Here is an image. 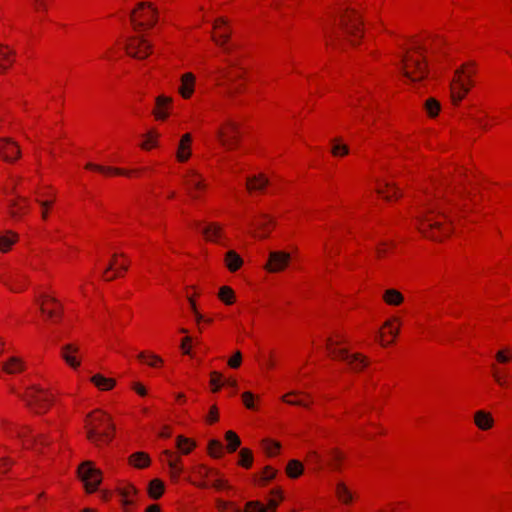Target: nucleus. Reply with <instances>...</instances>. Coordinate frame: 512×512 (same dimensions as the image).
Instances as JSON below:
<instances>
[{
    "instance_id": "obj_19",
    "label": "nucleus",
    "mask_w": 512,
    "mask_h": 512,
    "mask_svg": "<svg viewBox=\"0 0 512 512\" xmlns=\"http://www.w3.org/2000/svg\"><path fill=\"white\" fill-rule=\"evenodd\" d=\"M474 423L480 430H489L494 425L492 415L484 410H478L474 414Z\"/></svg>"
},
{
    "instance_id": "obj_61",
    "label": "nucleus",
    "mask_w": 512,
    "mask_h": 512,
    "mask_svg": "<svg viewBox=\"0 0 512 512\" xmlns=\"http://www.w3.org/2000/svg\"><path fill=\"white\" fill-rule=\"evenodd\" d=\"M218 420V410L216 406H212L209 415L207 417V421L210 423H214Z\"/></svg>"
},
{
    "instance_id": "obj_28",
    "label": "nucleus",
    "mask_w": 512,
    "mask_h": 512,
    "mask_svg": "<svg viewBox=\"0 0 512 512\" xmlns=\"http://www.w3.org/2000/svg\"><path fill=\"white\" fill-rule=\"evenodd\" d=\"M335 493L338 499L345 504L350 503L353 499V494L351 490L347 487V485L344 482L340 481L336 484Z\"/></svg>"
},
{
    "instance_id": "obj_42",
    "label": "nucleus",
    "mask_w": 512,
    "mask_h": 512,
    "mask_svg": "<svg viewBox=\"0 0 512 512\" xmlns=\"http://www.w3.org/2000/svg\"><path fill=\"white\" fill-rule=\"evenodd\" d=\"M225 438L228 442L227 450L229 452H235L241 444L240 438L233 431H227L225 434Z\"/></svg>"
},
{
    "instance_id": "obj_25",
    "label": "nucleus",
    "mask_w": 512,
    "mask_h": 512,
    "mask_svg": "<svg viewBox=\"0 0 512 512\" xmlns=\"http://www.w3.org/2000/svg\"><path fill=\"white\" fill-rule=\"evenodd\" d=\"M201 232L208 241L220 243L219 240L222 237V229L218 224L211 223L208 226L202 228Z\"/></svg>"
},
{
    "instance_id": "obj_37",
    "label": "nucleus",
    "mask_w": 512,
    "mask_h": 512,
    "mask_svg": "<svg viewBox=\"0 0 512 512\" xmlns=\"http://www.w3.org/2000/svg\"><path fill=\"white\" fill-rule=\"evenodd\" d=\"M91 381L101 390H110L114 387L115 381L111 378H106L100 374H96L91 378Z\"/></svg>"
},
{
    "instance_id": "obj_60",
    "label": "nucleus",
    "mask_w": 512,
    "mask_h": 512,
    "mask_svg": "<svg viewBox=\"0 0 512 512\" xmlns=\"http://www.w3.org/2000/svg\"><path fill=\"white\" fill-rule=\"evenodd\" d=\"M493 369H495L494 366H492ZM494 380L500 385V386H507V381L503 375H501L498 371L494 370L493 373Z\"/></svg>"
},
{
    "instance_id": "obj_2",
    "label": "nucleus",
    "mask_w": 512,
    "mask_h": 512,
    "mask_svg": "<svg viewBox=\"0 0 512 512\" xmlns=\"http://www.w3.org/2000/svg\"><path fill=\"white\" fill-rule=\"evenodd\" d=\"M415 51L420 54L421 58L412 55H404L401 59V72L403 76L411 83H417L427 76V64L424 56L425 48L418 45Z\"/></svg>"
},
{
    "instance_id": "obj_4",
    "label": "nucleus",
    "mask_w": 512,
    "mask_h": 512,
    "mask_svg": "<svg viewBox=\"0 0 512 512\" xmlns=\"http://www.w3.org/2000/svg\"><path fill=\"white\" fill-rule=\"evenodd\" d=\"M470 65H464L455 72V78L451 84V98L455 105L468 93V85H472L470 78L474 74V70L469 68Z\"/></svg>"
},
{
    "instance_id": "obj_41",
    "label": "nucleus",
    "mask_w": 512,
    "mask_h": 512,
    "mask_svg": "<svg viewBox=\"0 0 512 512\" xmlns=\"http://www.w3.org/2000/svg\"><path fill=\"white\" fill-rule=\"evenodd\" d=\"M377 191L378 194L383 196L386 200H391L393 197L399 196V189L390 183H386L383 187L379 186Z\"/></svg>"
},
{
    "instance_id": "obj_45",
    "label": "nucleus",
    "mask_w": 512,
    "mask_h": 512,
    "mask_svg": "<svg viewBox=\"0 0 512 512\" xmlns=\"http://www.w3.org/2000/svg\"><path fill=\"white\" fill-rule=\"evenodd\" d=\"M262 447L269 456H274L277 454L281 446L279 442L270 439H264L262 441Z\"/></svg>"
},
{
    "instance_id": "obj_57",
    "label": "nucleus",
    "mask_w": 512,
    "mask_h": 512,
    "mask_svg": "<svg viewBox=\"0 0 512 512\" xmlns=\"http://www.w3.org/2000/svg\"><path fill=\"white\" fill-rule=\"evenodd\" d=\"M242 361V354L240 351H237L228 361V364L231 368H238Z\"/></svg>"
},
{
    "instance_id": "obj_46",
    "label": "nucleus",
    "mask_w": 512,
    "mask_h": 512,
    "mask_svg": "<svg viewBox=\"0 0 512 512\" xmlns=\"http://www.w3.org/2000/svg\"><path fill=\"white\" fill-rule=\"evenodd\" d=\"M308 462L313 466L315 472L323 468L322 457L316 451H310L308 453Z\"/></svg>"
},
{
    "instance_id": "obj_32",
    "label": "nucleus",
    "mask_w": 512,
    "mask_h": 512,
    "mask_svg": "<svg viewBox=\"0 0 512 512\" xmlns=\"http://www.w3.org/2000/svg\"><path fill=\"white\" fill-rule=\"evenodd\" d=\"M120 495L122 497V503L128 508V506L134 504V497L137 495V490L134 486L128 485L120 490Z\"/></svg>"
},
{
    "instance_id": "obj_12",
    "label": "nucleus",
    "mask_w": 512,
    "mask_h": 512,
    "mask_svg": "<svg viewBox=\"0 0 512 512\" xmlns=\"http://www.w3.org/2000/svg\"><path fill=\"white\" fill-rule=\"evenodd\" d=\"M150 49L151 45L142 37H132L126 45L127 53L138 59L146 58Z\"/></svg>"
},
{
    "instance_id": "obj_20",
    "label": "nucleus",
    "mask_w": 512,
    "mask_h": 512,
    "mask_svg": "<svg viewBox=\"0 0 512 512\" xmlns=\"http://www.w3.org/2000/svg\"><path fill=\"white\" fill-rule=\"evenodd\" d=\"M195 76L192 73H185L181 77L179 93L185 99L189 98L194 92Z\"/></svg>"
},
{
    "instance_id": "obj_43",
    "label": "nucleus",
    "mask_w": 512,
    "mask_h": 512,
    "mask_svg": "<svg viewBox=\"0 0 512 512\" xmlns=\"http://www.w3.org/2000/svg\"><path fill=\"white\" fill-rule=\"evenodd\" d=\"M239 465L244 468H249L253 462V454L252 451L247 448H242L239 452Z\"/></svg>"
},
{
    "instance_id": "obj_58",
    "label": "nucleus",
    "mask_w": 512,
    "mask_h": 512,
    "mask_svg": "<svg viewBox=\"0 0 512 512\" xmlns=\"http://www.w3.org/2000/svg\"><path fill=\"white\" fill-rule=\"evenodd\" d=\"M341 459H342V455L339 452L333 451L331 453V462H330V464H331L333 469L338 470L340 468L339 462L341 461Z\"/></svg>"
},
{
    "instance_id": "obj_29",
    "label": "nucleus",
    "mask_w": 512,
    "mask_h": 512,
    "mask_svg": "<svg viewBox=\"0 0 512 512\" xmlns=\"http://www.w3.org/2000/svg\"><path fill=\"white\" fill-rule=\"evenodd\" d=\"M383 299L392 306H398L404 301L403 295L396 289H387L383 294Z\"/></svg>"
},
{
    "instance_id": "obj_34",
    "label": "nucleus",
    "mask_w": 512,
    "mask_h": 512,
    "mask_svg": "<svg viewBox=\"0 0 512 512\" xmlns=\"http://www.w3.org/2000/svg\"><path fill=\"white\" fill-rule=\"evenodd\" d=\"M195 445L196 444L194 441L182 435H179L176 439V446L178 450L184 455L189 454L194 449Z\"/></svg>"
},
{
    "instance_id": "obj_10",
    "label": "nucleus",
    "mask_w": 512,
    "mask_h": 512,
    "mask_svg": "<svg viewBox=\"0 0 512 512\" xmlns=\"http://www.w3.org/2000/svg\"><path fill=\"white\" fill-rule=\"evenodd\" d=\"M434 208H428L425 211V215L420 217L419 220V229L421 233H423L426 237H431L433 239H437L435 232L438 231L439 233L443 235H448L450 230L446 227H442L441 223L434 218L431 217V215L434 213Z\"/></svg>"
},
{
    "instance_id": "obj_14",
    "label": "nucleus",
    "mask_w": 512,
    "mask_h": 512,
    "mask_svg": "<svg viewBox=\"0 0 512 512\" xmlns=\"http://www.w3.org/2000/svg\"><path fill=\"white\" fill-rule=\"evenodd\" d=\"M189 195L193 199L198 198V194L195 191H201L204 190L206 187V184L204 183L203 178L196 172V171H190L189 174L186 176L184 181Z\"/></svg>"
},
{
    "instance_id": "obj_22",
    "label": "nucleus",
    "mask_w": 512,
    "mask_h": 512,
    "mask_svg": "<svg viewBox=\"0 0 512 512\" xmlns=\"http://www.w3.org/2000/svg\"><path fill=\"white\" fill-rule=\"evenodd\" d=\"M24 367V362L17 356H11L3 363V370L9 374L21 372Z\"/></svg>"
},
{
    "instance_id": "obj_17",
    "label": "nucleus",
    "mask_w": 512,
    "mask_h": 512,
    "mask_svg": "<svg viewBox=\"0 0 512 512\" xmlns=\"http://www.w3.org/2000/svg\"><path fill=\"white\" fill-rule=\"evenodd\" d=\"M20 150L18 145L10 139L0 140V156L6 161H12L19 157Z\"/></svg>"
},
{
    "instance_id": "obj_44",
    "label": "nucleus",
    "mask_w": 512,
    "mask_h": 512,
    "mask_svg": "<svg viewBox=\"0 0 512 512\" xmlns=\"http://www.w3.org/2000/svg\"><path fill=\"white\" fill-rule=\"evenodd\" d=\"M331 153L334 156H345L349 153V148L347 145L342 144L339 139L332 140V148Z\"/></svg>"
},
{
    "instance_id": "obj_6",
    "label": "nucleus",
    "mask_w": 512,
    "mask_h": 512,
    "mask_svg": "<svg viewBox=\"0 0 512 512\" xmlns=\"http://www.w3.org/2000/svg\"><path fill=\"white\" fill-rule=\"evenodd\" d=\"M130 20L135 30L150 28L156 21V10L151 4L142 2L132 11Z\"/></svg>"
},
{
    "instance_id": "obj_7",
    "label": "nucleus",
    "mask_w": 512,
    "mask_h": 512,
    "mask_svg": "<svg viewBox=\"0 0 512 512\" xmlns=\"http://www.w3.org/2000/svg\"><path fill=\"white\" fill-rule=\"evenodd\" d=\"M362 20L353 9H347L340 18V28L350 38L351 44H355L354 38L362 35Z\"/></svg>"
},
{
    "instance_id": "obj_15",
    "label": "nucleus",
    "mask_w": 512,
    "mask_h": 512,
    "mask_svg": "<svg viewBox=\"0 0 512 512\" xmlns=\"http://www.w3.org/2000/svg\"><path fill=\"white\" fill-rule=\"evenodd\" d=\"M47 303H51L55 306V308H48L45 306V303L40 304V311L45 314L51 320H58L62 316V306L59 301L52 296L47 294H43L41 296Z\"/></svg>"
},
{
    "instance_id": "obj_21",
    "label": "nucleus",
    "mask_w": 512,
    "mask_h": 512,
    "mask_svg": "<svg viewBox=\"0 0 512 512\" xmlns=\"http://www.w3.org/2000/svg\"><path fill=\"white\" fill-rule=\"evenodd\" d=\"M192 141V137L189 133L184 134L180 140L178 151H177V159L181 162H185L190 157V149L189 145Z\"/></svg>"
},
{
    "instance_id": "obj_62",
    "label": "nucleus",
    "mask_w": 512,
    "mask_h": 512,
    "mask_svg": "<svg viewBox=\"0 0 512 512\" xmlns=\"http://www.w3.org/2000/svg\"><path fill=\"white\" fill-rule=\"evenodd\" d=\"M396 320H397L396 318H394V319H392V320H388V321H386V322H385V325H384L386 328H389V331H388V332H389V334L393 337V339H394V338L397 336V334H398V328H394V327L392 326V322H393V321H396Z\"/></svg>"
},
{
    "instance_id": "obj_26",
    "label": "nucleus",
    "mask_w": 512,
    "mask_h": 512,
    "mask_svg": "<svg viewBox=\"0 0 512 512\" xmlns=\"http://www.w3.org/2000/svg\"><path fill=\"white\" fill-rule=\"evenodd\" d=\"M272 222V219L268 215L262 214L261 219L255 223H251V225L255 226L256 229L263 231V233L258 234L256 232H252V235L259 238L267 237L270 231L268 227L270 224H272Z\"/></svg>"
},
{
    "instance_id": "obj_52",
    "label": "nucleus",
    "mask_w": 512,
    "mask_h": 512,
    "mask_svg": "<svg viewBox=\"0 0 512 512\" xmlns=\"http://www.w3.org/2000/svg\"><path fill=\"white\" fill-rule=\"evenodd\" d=\"M195 473L202 479L209 478L210 476H217L218 472L214 471L204 465H200L196 468Z\"/></svg>"
},
{
    "instance_id": "obj_53",
    "label": "nucleus",
    "mask_w": 512,
    "mask_h": 512,
    "mask_svg": "<svg viewBox=\"0 0 512 512\" xmlns=\"http://www.w3.org/2000/svg\"><path fill=\"white\" fill-rule=\"evenodd\" d=\"M116 257H117V254H114L113 255V259L111 260V263L108 265V267L105 269V271L103 272V278L106 280V281H110L114 278H116L118 276V270H116V272L112 275V276H107V273L113 269L114 265H116Z\"/></svg>"
},
{
    "instance_id": "obj_49",
    "label": "nucleus",
    "mask_w": 512,
    "mask_h": 512,
    "mask_svg": "<svg viewBox=\"0 0 512 512\" xmlns=\"http://www.w3.org/2000/svg\"><path fill=\"white\" fill-rule=\"evenodd\" d=\"M219 298L228 305L232 304L234 300V291L228 286H223L219 290Z\"/></svg>"
},
{
    "instance_id": "obj_5",
    "label": "nucleus",
    "mask_w": 512,
    "mask_h": 512,
    "mask_svg": "<svg viewBox=\"0 0 512 512\" xmlns=\"http://www.w3.org/2000/svg\"><path fill=\"white\" fill-rule=\"evenodd\" d=\"M23 400L26 401L32 411L41 414L48 410L52 402V395L40 386L34 385L28 389L23 396Z\"/></svg>"
},
{
    "instance_id": "obj_55",
    "label": "nucleus",
    "mask_w": 512,
    "mask_h": 512,
    "mask_svg": "<svg viewBox=\"0 0 512 512\" xmlns=\"http://www.w3.org/2000/svg\"><path fill=\"white\" fill-rule=\"evenodd\" d=\"M510 353L509 349L500 350L496 353V360L500 363H507L511 360V356L508 354Z\"/></svg>"
},
{
    "instance_id": "obj_8",
    "label": "nucleus",
    "mask_w": 512,
    "mask_h": 512,
    "mask_svg": "<svg viewBox=\"0 0 512 512\" xmlns=\"http://www.w3.org/2000/svg\"><path fill=\"white\" fill-rule=\"evenodd\" d=\"M239 135V125L232 120H227L225 124L219 127L216 131V136L221 145L228 150L236 147Z\"/></svg>"
},
{
    "instance_id": "obj_33",
    "label": "nucleus",
    "mask_w": 512,
    "mask_h": 512,
    "mask_svg": "<svg viewBox=\"0 0 512 512\" xmlns=\"http://www.w3.org/2000/svg\"><path fill=\"white\" fill-rule=\"evenodd\" d=\"M303 471L304 466L300 461L293 459L288 462L286 473L290 478H298L300 475H302Z\"/></svg>"
},
{
    "instance_id": "obj_50",
    "label": "nucleus",
    "mask_w": 512,
    "mask_h": 512,
    "mask_svg": "<svg viewBox=\"0 0 512 512\" xmlns=\"http://www.w3.org/2000/svg\"><path fill=\"white\" fill-rule=\"evenodd\" d=\"M209 453L215 458H219L223 454V445L218 440H211L209 442Z\"/></svg>"
},
{
    "instance_id": "obj_63",
    "label": "nucleus",
    "mask_w": 512,
    "mask_h": 512,
    "mask_svg": "<svg viewBox=\"0 0 512 512\" xmlns=\"http://www.w3.org/2000/svg\"><path fill=\"white\" fill-rule=\"evenodd\" d=\"M41 207L43 208L42 211V218L46 219L48 216L47 209L52 205V201H38Z\"/></svg>"
},
{
    "instance_id": "obj_23",
    "label": "nucleus",
    "mask_w": 512,
    "mask_h": 512,
    "mask_svg": "<svg viewBox=\"0 0 512 512\" xmlns=\"http://www.w3.org/2000/svg\"><path fill=\"white\" fill-rule=\"evenodd\" d=\"M18 240V235L12 231L0 233V252L6 253Z\"/></svg>"
},
{
    "instance_id": "obj_13",
    "label": "nucleus",
    "mask_w": 512,
    "mask_h": 512,
    "mask_svg": "<svg viewBox=\"0 0 512 512\" xmlns=\"http://www.w3.org/2000/svg\"><path fill=\"white\" fill-rule=\"evenodd\" d=\"M290 259L291 256L287 252L272 251L269 253V258L267 264L265 265V269L272 273L280 272L287 267Z\"/></svg>"
},
{
    "instance_id": "obj_30",
    "label": "nucleus",
    "mask_w": 512,
    "mask_h": 512,
    "mask_svg": "<svg viewBox=\"0 0 512 512\" xmlns=\"http://www.w3.org/2000/svg\"><path fill=\"white\" fill-rule=\"evenodd\" d=\"M170 102L171 99L163 95L156 98V110L154 111L156 118L165 119L168 116L165 108L169 105Z\"/></svg>"
},
{
    "instance_id": "obj_39",
    "label": "nucleus",
    "mask_w": 512,
    "mask_h": 512,
    "mask_svg": "<svg viewBox=\"0 0 512 512\" xmlns=\"http://www.w3.org/2000/svg\"><path fill=\"white\" fill-rule=\"evenodd\" d=\"M215 74L217 76L218 85H222L223 83L221 80L227 81V82H233L237 78L241 77L240 73L232 74L230 71H228L226 68H217L215 71Z\"/></svg>"
},
{
    "instance_id": "obj_64",
    "label": "nucleus",
    "mask_w": 512,
    "mask_h": 512,
    "mask_svg": "<svg viewBox=\"0 0 512 512\" xmlns=\"http://www.w3.org/2000/svg\"><path fill=\"white\" fill-rule=\"evenodd\" d=\"M24 207L17 204L16 202L11 203V216L16 217L18 213H20L23 210Z\"/></svg>"
},
{
    "instance_id": "obj_48",
    "label": "nucleus",
    "mask_w": 512,
    "mask_h": 512,
    "mask_svg": "<svg viewBox=\"0 0 512 512\" xmlns=\"http://www.w3.org/2000/svg\"><path fill=\"white\" fill-rule=\"evenodd\" d=\"M217 509L219 512H243L237 505L233 502L218 500L217 501Z\"/></svg>"
},
{
    "instance_id": "obj_9",
    "label": "nucleus",
    "mask_w": 512,
    "mask_h": 512,
    "mask_svg": "<svg viewBox=\"0 0 512 512\" xmlns=\"http://www.w3.org/2000/svg\"><path fill=\"white\" fill-rule=\"evenodd\" d=\"M78 475L84 482L88 492L95 491L101 483V471L94 467L93 463L86 461L78 468Z\"/></svg>"
},
{
    "instance_id": "obj_31",
    "label": "nucleus",
    "mask_w": 512,
    "mask_h": 512,
    "mask_svg": "<svg viewBox=\"0 0 512 512\" xmlns=\"http://www.w3.org/2000/svg\"><path fill=\"white\" fill-rule=\"evenodd\" d=\"M129 462L136 468H145L149 466L150 458L144 452H136L130 456Z\"/></svg>"
},
{
    "instance_id": "obj_51",
    "label": "nucleus",
    "mask_w": 512,
    "mask_h": 512,
    "mask_svg": "<svg viewBox=\"0 0 512 512\" xmlns=\"http://www.w3.org/2000/svg\"><path fill=\"white\" fill-rule=\"evenodd\" d=\"M210 384L213 387V392H218L223 386V377L219 372L213 371L211 373Z\"/></svg>"
},
{
    "instance_id": "obj_47",
    "label": "nucleus",
    "mask_w": 512,
    "mask_h": 512,
    "mask_svg": "<svg viewBox=\"0 0 512 512\" xmlns=\"http://www.w3.org/2000/svg\"><path fill=\"white\" fill-rule=\"evenodd\" d=\"M425 109L430 117H435L440 111V103L434 98H429L425 102Z\"/></svg>"
},
{
    "instance_id": "obj_11",
    "label": "nucleus",
    "mask_w": 512,
    "mask_h": 512,
    "mask_svg": "<svg viewBox=\"0 0 512 512\" xmlns=\"http://www.w3.org/2000/svg\"><path fill=\"white\" fill-rule=\"evenodd\" d=\"M230 37V30L226 19L218 18L214 22V34L212 36L213 40L224 48V51L229 53L234 45L226 46L228 39Z\"/></svg>"
},
{
    "instance_id": "obj_56",
    "label": "nucleus",
    "mask_w": 512,
    "mask_h": 512,
    "mask_svg": "<svg viewBox=\"0 0 512 512\" xmlns=\"http://www.w3.org/2000/svg\"><path fill=\"white\" fill-rule=\"evenodd\" d=\"M299 393H290V394H287L286 396H284V401L288 404H291V405H297V406H303V407H307L308 404L306 402H304L303 400L301 399H289L290 396L292 395H298Z\"/></svg>"
},
{
    "instance_id": "obj_16",
    "label": "nucleus",
    "mask_w": 512,
    "mask_h": 512,
    "mask_svg": "<svg viewBox=\"0 0 512 512\" xmlns=\"http://www.w3.org/2000/svg\"><path fill=\"white\" fill-rule=\"evenodd\" d=\"M161 460L163 463L168 465L171 476L173 478H178L183 471V468L180 465V457L170 450H164Z\"/></svg>"
},
{
    "instance_id": "obj_40",
    "label": "nucleus",
    "mask_w": 512,
    "mask_h": 512,
    "mask_svg": "<svg viewBox=\"0 0 512 512\" xmlns=\"http://www.w3.org/2000/svg\"><path fill=\"white\" fill-rule=\"evenodd\" d=\"M140 361L147 363L150 367H158L163 363L162 358L156 354L140 352L137 356Z\"/></svg>"
},
{
    "instance_id": "obj_38",
    "label": "nucleus",
    "mask_w": 512,
    "mask_h": 512,
    "mask_svg": "<svg viewBox=\"0 0 512 512\" xmlns=\"http://www.w3.org/2000/svg\"><path fill=\"white\" fill-rule=\"evenodd\" d=\"M14 55V51L5 50L3 46H0V71L8 69L14 62Z\"/></svg>"
},
{
    "instance_id": "obj_1",
    "label": "nucleus",
    "mask_w": 512,
    "mask_h": 512,
    "mask_svg": "<svg viewBox=\"0 0 512 512\" xmlns=\"http://www.w3.org/2000/svg\"><path fill=\"white\" fill-rule=\"evenodd\" d=\"M85 429L87 439L96 447L109 443L114 437V425L108 415L96 410L86 416Z\"/></svg>"
},
{
    "instance_id": "obj_35",
    "label": "nucleus",
    "mask_w": 512,
    "mask_h": 512,
    "mask_svg": "<svg viewBox=\"0 0 512 512\" xmlns=\"http://www.w3.org/2000/svg\"><path fill=\"white\" fill-rule=\"evenodd\" d=\"M164 492V483L159 479H153L148 486V494L153 499H158Z\"/></svg>"
},
{
    "instance_id": "obj_24",
    "label": "nucleus",
    "mask_w": 512,
    "mask_h": 512,
    "mask_svg": "<svg viewBox=\"0 0 512 512\" xmlns=\"http://www.w3.org/2000/svg\"><path fill=\"white\" fill-rule=\"evenodd\" d=\"M268 183V179L263 174H260L258 176L248 177L246 186L250 192L262 191Z\"/></svg>"
},
{
    "instance_id": "obj_54",
    "label": "nucleus",
    "mask_w": 512,
    "mask_h": 512,
    "mask_svg": "<svg viewBox=\"0 0 512 512\" xmlns=\"http://www.w3.org/2000/svg\"><path fill=\"white\" fill-rule=\"evenodd\" d=\"M244 405L248 409H255L254 395L251 392H244L242 394Z\"/></svg>"
},
{
    "instance_id": "obj_3",
    "label": "nucleus",
    "mask_w": 512,
    "mask_h": 512,
    "mask_svg": "<svg viewBox=\"0 0 512 512\" xmlns=\"http://www.w3.org/2000/svg\"><path fill=\"white\" fill-rule=\"evenodd\" d=\"M344 342V339L338 338L336 340L329 338L327 339L326 348L329 355L334 359H341L346 361L350 368L355 371H359L367 366L368 361L360 354H349L346 349L337 348L338 345Z\"/></svg>"
},
{
    "instance_id": "obj_27",
    "label": "nucleus",
    "mask_w": 512,
    "mask_h": 512,
    "mask_svg": "<svg viewBox=\"0 0 512 512\" xmlns=\"http://www.w3.org/2000/svg\"><path fill=\"white\" fill-rule=\"evenodd\" d=\"M225 264L231 272H235L242 266L243 260L234 250H229L225 254Z\"/></svg>"
},
{
    "instance_id": "obj_36",
    "label": "nucleus",
    "mask_w": 512,
    "mask_h": 512,
    "mask_svg": "<svg viewBox=\"0 0 512 512\" xmlns=\"http://www.w3.org/2000/svg\"><path fill=\"white\" fill-rule=\"evenodd\" d=\"M86 168L87 169H91V170H95V171H98V172H101V173H104V174L114 173V174H117V175H127V176L130 174L129 171H126V170H123V169H120V168L105 167V166L96 165V164H93V163H88L86 165Z\"/></svg>"
},
{
    "instance_id": "obj_18",
    "label": "nucleus",
    "mask_w": 512,
    "mask_h": 512,
    "mask_svg": "<svg viewBox=\"0 0 512 512\" xmlns=\"http://www.w3.org/2000/svg\"><path fill=\"white\" fill-rule=\"evenodd\" d=\"M79 352V347L75 344H66L61 348V356L64 361L72 368L76 369L80 366V361L75 354Z\"/></svg>"
},
{
    "instance_id": "obj_59",
    "label": "nucleus",
    "mask_w": 512,
    "mask_h": 512,
    "mask_svg": "<svg viewBox=\"0 0 512 512\" xmlns=\"http://www.w3.org/2000/svg\"><path fill=\"white\" fill-rule=\"evenodd\" d=\"M276 475V471L271 467H266L263 471V481L267 482L272 480Z\"/></svg>"
}]
</instances>
